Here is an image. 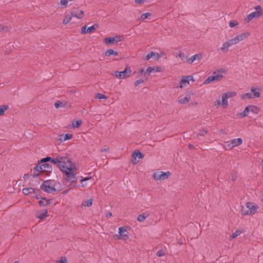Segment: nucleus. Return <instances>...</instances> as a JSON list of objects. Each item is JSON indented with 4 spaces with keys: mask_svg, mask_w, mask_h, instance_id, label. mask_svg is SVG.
Returning <instances> with one entry per match:
<instances>
[{
    "mask_svg": "<svg viewBox=\"0 0 263 263\" xmlns=\"http://www.w3.org/2000/svg\"><path fill=\"white\" fill-rule=\"evenodd\" d=\"M261 16H262V15H261L260 14V12L259 11H258V12L254 11V12L251 13L250 14H249V15H248L245 18V21L247 23H249L253 18H257Z\"/></svg>",
    "mask_w": 263,
    "mask_h": 263,
    "instance_id": "ddd939ff",
    "label": "nucleus"
},
{
    "mask_svg": "<svg viewBox=\"0 0 263 263\" xmlns=\"http://www.w3.org/2000/svg\"><path fill=\"white\" fill-rule=\"evenodd\" d=\"M238 25V23L236 20H232V21H230V22H229V26L231 28L234 27Z\"/></svg>",
    "mask_w": 263,
    "mask_h": 263,
    "instance_id": "37998d69",
    "label": "nucleus"
},
{
    "mask_svg": "<svg viewBox=\"0 0 263 263\" xmlns=\"http://www.w3.org/2000/svg\"><path fill=\"white\" fill-rule=\"evenodd\" d=\"M237 43H238V42H237L235 37L234 38L231 39V40L224 42L223 44L222 47L220 48V50L223 53H227L228 51V48L229 47Z\"/></svg>",
    "mask_w": 263,
    "mask_h": 263,
    "instance_id": "39448f33",
    "label": "nucleus"
},
{
    "mask_svg": "<svg viewBox=\"0 0 263 263\" xmlns=\"http://www.w3.org/2000/svg\"><path fill=\"white\" fill-rule=\"evenodd\" d=\"M92 200H93L92 198H90L88 200L83 202L82 205L87 207H90L92 204Z\"/></svg>",
    "mask_w": 263,
    "mask_h": 263,
    "instance_id": "4c0bfd02",
    "label": "nucleus"
},
{
    "mask_svg": "<svg viewBox=\"0 0 263 263\" xmlns=\"http://www.w3.org/2000/svg\"><path fill=\"white\" fill-rule=\"evenodd\" d=\"M250 109H249L250 112H251L253 114H257L260 111V109L256 106L250 105Z\"/></svg>",
    "mask_w": 263,
    "mask_h": 263,
    "instance_id": "c9c22d12",
    "label": "nucleus"
},
{
    "mask_svg": "<svg viewBox=\"0 0 263 263\" xmlns=\"http://www.w3.org/2000/svg\"><path fill=\"white\" fill-rule=\"evenodd\" d=\"M152 15V14L149 12H146L143 14H142L141 16V18L142 20H145L148 18V16H150Z\"/></svg>",
    "mask_w": 263,
    "mask_h": 263,
    "instance_id": "a18cd8bd",
    "label": "nucleus"
},
{
    "mask_svg": "<svg viewBox=\"0 0 263 263\" xmlns=\"http://www.w3.org/2000/svg\"><path fill=\"white\" fill-rule=\"evenodd\" d=\"M99 27V25L97 23L94 24L90 27H89L87 29V33H92L95 30H96Z\"/></svg>",
    "mask_w": 263,
    "mask_h": 263,
    "instance_id": "473e14b6",
    "label": "nucleus"
},
{
    "mask_svg": "<svg viewBox=\"0 0 263 263\" xmlns=\"http://www.w3.org/2000/svg\"><path fill=\"white\" fill-rule=\"evenodd\" d=\"M138 72H139V73L141 74H143L144 77H145L146 74L147 75V73H145V71L144 70V69H143V68H140V69H139V71H138Z\"/></svg>",
    "mask_w": 263,
    "mask_h": 263,
    "instance_id": "bf43d9fd",
    "label": "nucleus"
},
{
    "mask_svg": "<svg viewBox=\"0 0 263 263\" xmlns=\"http://www.w3.org/2000/svg\"><path fill=\"white\" fill-rule=\"evenodd\" d=\"M223 77V76L222 74H218L216 76H210L204 81L203 83V84H208L211 82L219 81L222 79Z\"/></svg>",
    "mask_w": 263,
    "mask_h": 263,
    "instance_id": "1a4fd4ad",
    "label": "nucleus"
},
{
    "mask_svg": "<svg viewBox=\"0 0 263 263\" xmlns=\"http://www.w3.org/2000/svg\"><path fill=\"white\" fill-rule=\"evenodd\" d=\"M122 38H123L122 36L117 35L113 37H108L105 38L104 40V42L106 45H112L115 44V43H118L120 41H121L122 40Z\"/></svg>",
    "mask_w": 263,
    "mask_h": 263,
    "instance_id": "423d86ee",
    "label": "nucleus"
},
{
    "mask_svg": "<svg viewBox=\"0 0 263 263\" xmlns=\"http://www.w3.org/2000/svg\"><path fill=\"white\" fill-rule=\"evenodd\" d=\"M72 17L71 14L70 15L68 14H66L63 19V24L64 25L67 24L71 21Z\"/></svg>",
    "mask_w": 263,
    "mask_h": 263,
    "instance_id": "72a5a7b5",
    "label": "nucleus"
},
{
    "mask_svg": "<svg viewBox=\"0 0 263 263\" xmlns=\"http://www.w3.org/2000/svg\"><path fill=\"white\" fill-rule=\"evenodd\" d=\"M250 105L246 106L243 110V112H240L237 115V117L238 118H242L247 116L248 113L250 112Z\"/></svg>",
    "mask_w": 263,
    "mask_h": 263,
    "instance_id": "5701e85b",
    "label": "nucleus"
},
{
    "mask_svg": "<svg viewBox=\"0 0 263 263\" xmlns=\"http://www.w3.org/2000/svg\"><path fill=\"white\" fill-rule=\"evenodd\" d=\"M145 0H135V3L137 4H142Z\"/></svg>",
    "mask_w": 263,
    "mask_h": 263,
    "instance_id": "e2e57ef3",
    "label": "nucleus"
},
{
    "mask_svg": "<svg viewBox=\"0 0 263 263\" xmlns=\"http://www.w3.org/2000/svg\"><path fill=\"white\" fill-rule=\"evenodd\" d=\"M176 57H177V56H176ZM178 57H179L181 60H183L185 58V54L183 52H180L179 53Z\"/></svg>",
    "mask_w": 263,
    "mask_h": 263,
    "instance_id": "052dcab7",
    "label": "nucleus"
},
{
    "mask_svg": "<svg viewBox=\"0 0 263 263\" xmlns=\"http://www.w3.org/2000/svg\"><path fill=\"white\" fill-rule=\"evenodd\" d=\"M112 216V213L110 212H107L106 213V217H110Z\"/></svg>",
    "mask_w": 263,
    "mask_h": 263,
    "instance_id": "774afa93",
    "label": "nucleus"
},
{
    "mask_svg": "<svg viewBox=\"0 0 263 263\" xmlns=\"http://www.w3.org/2000/svg\"><path fill=\"white\" fill-rule=\"evenodd\" d=\"M42 184H44L45 186H48V185L50 186L51 184V180H48L44 181Z\"/></svg>",
    "mask_w": 263,
    "mask_h": 263,
    "instance_id": "6e6d98bb",
    "label": "nucleus"
},
{
    "mask_svg": "<svg viewBox=\"0 0 263 263\" xmlns=\"http://www.w3.org/2000/svg\"><path fill=\"white\" fill-rule=\"evenodd\" d=\"M148 214L147 213H142L138 216L137 220L139 222H142L148 216Z\"/></svg>",
    "mask_w": 263,
    "mask_h": 263,
    "instance_id": "7c9ffc66",
    "label": "nucleus"
},
{
    "mask_svg": "<svg viewBox=\"0 0 263 263\" xmlns=\"http://www.w3.org/2000/svg\"><path fill=\"white\" fill-rule=\"evenodd\" d=\"M207 131L204 129H202L200 130L199 133H198L196 135V137L197 138H198L199 137L201 136V137H203L204 136L205 134H207Z\"/></svg>",
    "mask_w": 263,
    "mask_h": 263,
    "instance_id": "a19ab883",
    "label": "nucleus"
},
{
    "mask_svg": "<svg viewBox=\"0 0 263 263\" xmlns=\"http://www.w3.org/2000/svg\"><path fill=\"white\" fill-rule=\"evenodd\" d=\"M111 55L117 56L118 55V52L117 51H114L112 49H108L105 51L104 53V55L105 57H109Z\"/></svg>",
    "mask_w": 263,
    "mask_h": 263,
    "instance_id": "c85d7f7f",
    "label": "nucleus"
},
{
    "mask_svg": "<svg viewBox=\"0 0 263 263\" xmlns=\"http://www.w3.org/2000/svg\"><path fill=\"white\" fill-rule=\"evenodd\" d=\"M108 150H109V148H102L100 150V152H101V153L107 152L108 151Z\"/></svg>",
    "mask_w": 263,
    "mask_h": 263,
    "instance_id": "338daca9",
    "label": "nucleus"
},
{
    "mask_svg": "<svg viewBox=\"0 0 263 263\" xmlns=\"http://www.w3.org/2000/svg\"><path fill=\"white\" fill-rule=\"evenodd\" d=\"M163 71L162 68L161 67L156 66V67H151L149 66L147 68L145 73H147V75H150L151 73L153 71H155L157 72H160Z\"/></svg>",
    "mask_w": 263,
    "mask_h": 263,
    "instance_id": "f3484780",
    "label": "nucleus"
},
{
    "mask_svg": "<svg viewBox=\"0 0 263 263\" xmlns=\"http://www.w3.org/2000/svg\"><path fill=\"white\" fill-rule=\"evenodd\" d=\"M165 255L164 251L162 249H160L157 251L156 255L158 257H162Z\"/></svg>",
    "mask_w": 263,
    "mask_h": 263,
    "instance_id": "8fccbe9b",
    "label": "nucleus"
},
{
    "mask_svg": "<svg viewBox=\"0 0 263 263\" xmlns=\"http://www.w3.org/2000/svg\"><path fill=\"white\" fill-rule=\"evenodd\" d=\"M228 96H227V94L223 93L222 96L221 105L223 108H225L228 106Z\"/></svg>",
    "mask_w": 263,
    "mask_h": 263,
    "instance_id": "cd10ccee",
    "label": "nucleus"
},
{
    "mask_svg": "<svg viewBox=\"0 0 263 263\" xmlns=\"http://www.w3.org/2000/svg\"><path fill=\"white\" fill-rule=\"evenodd\" d=\"M52 199H47L46 197H42L41 199L39 201V205L40 206H45L51 203Z\"/></svg>",
    "mask_w": 263,
    "mask_h": 263,
    "instance_id": "6ab92c4d",
    "label": "nucleus"
},
{
    "mask_svg": "<svg viewBox=\"0 0 263 263\" xmlns=\"http://www.w3.org/2000/svg\"><path fill=\"white\" fill-rule=\"evenodd\" d=\"M191 97L190 95H187L186 97L182 99H179L178 102L180 104H186L190 102Z\"/></svg>",
    "mask_w": 263,
    "mask_h": 263,
    "instance_id": "2f4dec72",
    "label": "nucleus"
},
{
    "mask_svg": "<svg viewBox=\"0 0 263 263\" xmlns=\"http://www.w3.org/2000/svg\"><path fill=\"white\" fill-rule=\"evenodd\" d=\"M154 57V59L156 61H158L160 58L161 57V55L158 53H156L154 51H151L147 53L145 58H143V59L146 61L149 60L151 58Z\"/></svg>",
    "mask_w": 263,
    "mask_h": 263,
    "instance_id": "f8f14e48",
    "label": "nucleus"
},
{
    "mask_svg": "<svg viewBox=\"0 0 263 263\" xmlns=\"http://www.w3.org/2000/svg\"><path fill=\"white\" fill-rule=\"evenodd\" d=\"M41 162H50L52 164L57 166L60 170L63 172L65 165H67V162H70V159L67 157H61L58 156L55 158H52L49 156H47L41 159Z\"/></svg>",
    "mask_w": 263,
    "mask_h": 263,
    "instance_id": "f257e3e1",
    "label": "nucleus"
},
{
    "mask_svg": "<svg viewBox=\"0 0 263 263\" xmlns=\"http://www.w3.org/2000/svg\"><path fill=\"white\" fill-rule=\"evenodd\" d=\"M250 35V33L249 32H245L240 34L237 35L235 38L238 43L241 41L243 39L249 37Z\"/></svg>",
    "mask_w": 263,
    "mask_h": 263,
    "instance_id": "4be33fe9",
    "label": "nucleus"
},
{
    "mask_svg": "<svg viewBox=\"0 0 263 263\" xmlns=\"http://www.w3.org/2000/svg\"><path fill=\"white\" fill-rule=\"evenodd\" d=\"M202 57V54L198 53L192 56L190 59H188V62L189 63H192L197 60L201 59Z\"/></svg>",
    "mask_w": 263,
    "mask_h": 263,
    "instance_id": "a878e982",
    "label": "nucleus"
},
{
    "mask_svg": "<svg viewBox=\"0 0 263 263\" xmlns=\"http://www.w3.org/2000/svg\"><path fill=\"white\" fill-rule=\"evenodd\" d=\"M65 176V179L66 181H70L71 184L74 183L77 181V178L76 177V173L68 172L66 174H63Z\"/></svg>",
    "mask_w": 263,
    "mask_h": 263,
    "instance_id": "9b49d317",
    "label": "nucleus"
},
{
    "mask_svg": "<svg viewBox=\"0 0 263 263\" xmlns=\"http://www.w3.org/2000/svg\"><path fill=\"white\" fill-rule=\"evenodd\" d=\"M9 109L8 105H3L0 106V116L4 115L5 111Z\"/></svg>",
    "mask_w": 263,
    "mask_h": 263,
    "instance_id": "e433bc0d",
    "label": "nucleus"
},
{
    "mask_svg": "<svg viewBox=\"0 0 263 263\" xmlns=\"http://www.w3.org/2000/svg\"><path fill=\"white\" fill-rule=\"evenodd\" d=\"M224 147L226 148L229 149H231L234 147L232 146L231 141L226 142Z\"/></svg>",
    "mask_w": 263,
    "mask_h": 263,
    "instance_id": "de8ad7c7",
    "label": "nucleus"
},
{
    "mask_svg": "<svg viewBox=\"0 0 263 263\" xmlns=\"http://www.w3.org/2000/svg\"><path fill=\"white\" fill-rule=\"evenodd\" d=\"M48 211L47 209L43 210L41 211H38L35 213V216L37 218L40 220L46 218L48 215Z\"/></svg>",
    "mask_w": 263,
    "mask_h": 263,
    "instance_id": "2eb2a0df",
    "label": "nucleus"
},
{
    "mask_svg": "<svg viewBox=\"0 0 263 263\" xmlns=\"http://www.w3.org/2000/svg\"><path fill=\"white\" fill-rule=\"evenodd\" d=\"M224 94H227V96H228V98L233 97L236 95V93L235 91L228 92L227 93H224Z\"/></svg>",
    "mask_w": 263,
    "mask_h": 263,
    "instance_id": "09e8293b",
    "label": "nucleus"
},
{
    "mask_svg": "<svg viewBox=\"0 0 263 263\" xmlns=\"http://www.w3.org/2000/svg\"><path fill=\"white\" fill-rule=\"evenodd\" d=\"M246 207L248 209V210H246L243 206H241V213L243 216L253 215L259 208L258 205H255L253 202H247L246 203Z\"/></svg>",
    "mask_w": 263,
    "mask_h": 263,
    "instance_id": "f03ea898",
    "label": "nucleus"
},
{
    "mask_svg": "<svg viewBox=\"0 0 263 263\" xmlns=\"http://www.w3.org/2000/svg\"><path fill=\"white\" fill-rule=\"evenodd\" d=\"M30 177V174H24L23 178L24 179H28Z\"/></svg>",
    "mask_w": 263,
    "mask_h": 263,
    "instance_id": "0e129e2a",
    "label": "nucleus"
},
{
    "mask_svg": "<svg viewBox=\"0 0 263 263\" xmlns=\"http://www.w3.org/2000/svg\"><path fill=\"white\" fill-rule=\"evenodd\" d=\"M132 72L130 67L127 65L124 70L121 71H116L115 72V76L118 79H124L129 77Z\"/></svg>",
    "mask_w": 263,
    "mask_h": 263,
    "instance_id": "7ed1b4c3",
    "label": "nucleus"
},
{
    "mask_svg": "<svg viewBox=\"0 0 263 263\" xmlns=\"http://www.w3.org/2000/svg\"><path fill=\"white\" fill-rule=\"evenodd\" d=\"M39 191H40L39 189H34L31 187L24 188L22 190L23 193L25 195L27 196H28L32 193L36 194Z\"/></svg>",
    "mask_w": 263,
    "mask_h": 263,
    "instance_id": "dca6fc26",
    "label": "nucleus"
},
{
    "mask_svg": "<svg viewBox=\"0 0 263 263\" xmlns=\"http://www.w3.org/2000/svg\"><path fill=\"white\" fill-rule=\"evenodd\" d=\"M39 175L40 174L39 173H37L36 172L34 171V174H33L32 177L33 178H35L39 176Z\"/></svg>",
    "mask_w": 263,
    "mask_h": 263,
    "instance_id": "69168bd1",
    "label": "nucleus"
},
{
    "mask_svg": "<svg viewBox=\"0 0 263 263\" xmlns=\"http://www.w3.org/2000/svg\"><path fill=\"white\" fill-rule=\"evenodd\" d=\"M91 178H92L91 176H88V177H81V179H80V182L82 183L83 182L88 181V180L91 179Z\"/></svg>",
    "mask_w": 263,
    "mask_h": 263,
    "instance_id": "5fc2aeb1",
    "label": "nucleus"
},
{
    "mask_svg": "<svg viewBox=\"0 0 263 263\" xmlns=\"http://www.w3.org/2000/svg\"><path fill=\"white\" fill-rule=\"evenodd\" d=\"M96 98L98 99H106L107 97L103 94L98 93L96 96Z\"/></svg>",
    "mask_w": 263,
    "mask_h": 263,
    "instance_id": "c03bdc74",
    "label": "nucleus"
},
{
    "mask_svg": "<svg viewBox=\"0 0 263 263\" xmlns=\"http://www.w3.org/2000/svg\"><path fill=\"white\" fill-rule=\"evenodd\" d=\"M35 195L32 196V198H35L37 199H41L42 197H41L40 194H38L37 193L36 194H35Z\"/></svg>",
    "mask_w": 263,
    "mask_h": 263,
    "instance_id": "680f3d73",
    "label": "nucleus"
},
{
    "mask_svg": "<svg viewBox=\"0 0 263 263\" xmlns=\"http://www.w3.org/2000/svg\"><path fill=\"white\" fill-rule=\"evenodd\" d=\"M57 263H67V260L66 257H62L60 260L57 261Z\"/></svg>",
    "mask_w": 263,
    "mask_h": 263,
    "instance_id": "603ef678",
    "label": "nucleus"
},
{
    "mask_svg": "<svg viewBox=\"0 0 263 263\" xmlns=\"http://www.w3.org/2000/svg\"><path fill=\"white\" fill-rule=\"evenodd\" d=\"M68 164V166H67L66 165H65V168L63 169V173L66 174L68 172H72L73 173H77L76 171L77 170V168L74 163H72L71 160H70V162H67V164Z\"/></svg>",
    "mask_w": 263,
    "mask_h": 263,
    "instance_id": "9d476101",
    "label": "nucleus"
},
{
    "mask_svg": "<svg viewBox=\"0 0 263 263\" xmlns=\"http://www.w3.org/2000/svg\"><path fill=\"white\" fill-rule=\"evenodd\" d=\"M41 159L39 161V165L41 164L43 171L46 173H51L52 172V166L48 164V162H41Z\"/></svg>",
    "mask_w": 263,
    "mask_h": 263,
    "instance_id": "4468645a",
    "label": "nucleus"
},
{
    "mask_svg": "<svg viewBox=\"0 0 263 263\" xmlns=\"http://www.w3.org/2000/svg\"><path fill=\"white\" fill-rule=\"evenodd\" d=\"M144 81L143 80L139 79L137 81H136L134 83V85L135 87L138 86L139 84L144 83Z\"/></svg>",
    "mask_w": 263,
    "mask_h": 263,
    "instance_id": "864d4df0",
    "label": "nucleus"
},
{
    "mask_svg": "<svg viewBox=\"0 0 263 263\" xmlns=\"http://www.w3.org/2000/svg\"><path fill=\"white\" fill-rule=\"evenodd\" d=\"M242 232L239 230H237L234 233H233L232 235L230 236V239L232 240L236 237H237L238 235H239Z\"/></svg>",
    "mask_w": 263,
    "mask_h": 263,
    "instance_id": "ea45409f",
    "label": "nucleus"
},
{
    "mask_svg": "<svg viewBox=\"0 0 263 263\" xmlns=\"http://www.w3.org/2000/svg\"><path fill=\"white\" fill-rule=\"evenodd\" d=\"M82 124L81 120H74L72 121V126L73 128L80 127Z\"/></svg>",
    "mask_w": 263,
    "mask_h": 263,
    "instance_id": "c756f323",
    "label": "nucleus"
},
{
    "mask_svg": "<svg viewBox=\"0 0 263 263\" xmlns=\"http://www.w3.org/2000/svg\"><path fill=\"white\" fill-rule=\"evenodd\" d=\"M254 9L256 10V12L259 11L261 15H263V10L261 7L259 5H257L254 7Z\"/></svg>",
    "mask_w": 263,
    "mask_h": 263,
    "instance_id": "49530a36",
    "label": "nucleus"
},
{
    "mask_svg": "<svg viewBox=\"0 0 263 263\" xmlns=\"http://www.w3.org/2000/svg\"><path fill=\"white\" fill-rule=\"evenodd\" d=\"M68 2V0H61L60 1L61 4L62 6H65V7H66L67 6Z\"/></svg>",
    "mask_w": 263,
    "mask_h": 263,
    "instance_id": "13d9d810",
    "label": "nucleus"
},
{
    "mask_svg": "<svg viewBox=\"0 0 263 263\" xmlns=\"http://www.w3.org/2000/svg\"><path fill=\"white\" fill-rule=\"evenodd\" d=\"M256 90L259 91L260 88L257 87L256 88H254L252 87L251 89V93H252V98H259L260 96V92L259 91H256Z\"/></svg>",
    "mask_w": 263,
    "mask_h": 263,
    "instance_id": "bb28decb",
    "label": "nucleus"
},
{
    "mask_svg": "<svg viewBox=\"0 0 263 263\" xmlns=\"http://www.w3.org/2000/svg\"><path fill=\"white\" fill-rule=\"evenodd\" d=\"M171 175V173L168 171L166 172H160L159 173H154L153 174V177L156 180H164L168 178Z\"/></svg>",
    "mask_w": 263,
    "mask_h": 263,
    "instance_id": "20e7f679",
    "label": "nucleus"
},
{
    "mask_svg": "<svg viewBox=\"0 0 263 263\" xmlns=\"http://www.w3.org/2000/svg\"><path fill=\"white\" fill-rule=\"evenodd\" d=\"M231 144L232 147H235L241 145L242 143V139L240 138L232 140Z\"/></svg>",
    "mask_w": 263,
    "mask_h": 263,
    "instance_id": "b1692460",
    "label": "nucleus"
},
{
    "mask_svg": "<svg viewBox=\"0 0 263 263\" xmlns=\"http://www.w3.org/2000/svg\"><path fill=\"white\" fill-rule=\"evenodd\" d=\"M54 107L56 108H59V107H68V103L66 101L61 102V101H57L54 103Z\"/></svg>",
    "mask_w": 263,
    "mask_h": 263,
    "instance_id": "393cba45",
    "label": "nucleus"
},
{
    "mask_svg": "<svg viewBox=\"0 0 263 263\" xmlns=\"http://www.w3.org/2000/svg\"><path fill=\"white\" fill-rule=\"evenodd\" d=\"M189 77L190 76H183L180 81V84L184 85L189 84Z\"/></svg>",
    "mask_w": 263,
    "mask_h": 263,
    "instance_id": "f704fd0d",
    "label": "nucleus"
},
{
    "mask_svg": "<svg viewBox=\"0 0 263 263\" xmlns=\"http://www.w3.org/2000/svg\"><path fill=\"white\" fill-rule=\"evenodd\" d=\"M40 189L48 193H50L52 192H55L57 191L54 186H51L49 185L45 186L44 184H42Z\"/></svg>",
    "mask_w": 263,
    "mask_h": 263,
    "instance_id": "412c9836",
    "label": "nucleus"
},
{
    "mask_svg": "<svg viewBox=\"0 0 263 263\" xmlns=\"http://www.w3.org/2000/svg\"><path fill=\"white\" fill-rule=\"evenodd\" d=\"M34 171L36 172H44L41 164L39 165V163L34 167Z\"/></svg>",
    "mask_w": 263,
    "mask_h": 263,
    "instance_id": "79ce46f5",
    "label": "nucleus"
},
{
    "mask_svg": "<svg viewBox=\"0 0 263 263\" xmlns=\"http://www.w3.org/2000/svg\"><path fill=\"white\" fill-rule=\"evenodd\" d=\"M87 25L83 26L81 29V33L83 34H85L86 33H87Z\"/></svg>",
    "mask_w": 263,
    "mask_h": 263,
    "instance_id": "3c124183",
    "label": "nucleus"
},
{
    "mask_svg": "<svg viewBox=\"0 0 263 263\" xmlns=\"http://www.w3.org/2000/svg\"><path fill=\"white\" fill-rule=\"evenodd\" d=\"M73 136L71 134H66L65 135L62 134L58 136L57 140L61 142H63L66 140H70L72 139Z\"/></svg>",
    "mask_w": 263,
    "mask_h": 263,
    "instance_id": "a211bd4d",
    "label": "nucleus"
},
{
    "mask_svg": "<svg viewBox=\"0 0 263 263\" xmlns=\"http://www.w3.org/2000/svg\"><path fill=\"white\" fill-rule=\"evenodd\" d=\"M118 233L122 236L123 240H126L128 238V233L127 232V230L124 227H120L119 228Z\"/></svg>",
    "mask_w": 263,
    "mask_h": 263,
    "instance_id": "aec40b11",
    "label": "nucleus"
},
{
    "mask_svg": "<svg viewBox=\"0 0 263 263\" xmlns=\"http://www.w3.org/2000/svg\"><path fill=\"white\" fill-rule=\"evenodd\" d=\"M143 157L144 155L143 153H142L139 150H135L132 153L131 162L133 164L135 165L139 162V160H137V158L140 159L143 158Z\"/></svg>",
    "mask_w": 263,
    "mask_h": 263,
    "instance_id": "0eeeda50",
    "label": "nucleus"
},
{
    "mask_svg": "<svg viewBox=\"0 0 263 263\" xmlns=\"http://www.w3.org/2000/svg\"><path fill=\"white\" fill-rule=\"evenodd\" d=\"M113 238L115 239H122V236L120 234H115L113 236Z\"/></svg>",
    "mask_w": 263,
    "mask_h": 263,
    "instance_id": "4d7b16f0",
    "label": "nucleus"
},
{
    "mask_svg": "<svg viewBox=\"0 0 263 263\" xmlns=\"http://www.w3.org/2000/svg\"><path fill=\"white\" fill-rule=\"evenodd\" d=\"M70 14L72 17H75L78 19H82L84 15V12L81 10L78 7H74L70 11Z\"/></svg>",
    "mask_w": 263,
    "mask_h": 263,
    "instance_id": "6e6552de",
    "label": "nucleus"
},
{
    "mask_svg": "<svg viewBox=\"0 0 263 263\" xmlns=\"http://www.w3.org/2000/svg\"><path fill=\"white\" fill-rule=\"evenodd\" d=\"M252 95L250 92H247L246 93H243L241 96V99L242 100H245L246 99H252Z\"/></svg>",
    "mask_w": 263,
    "mask_h": 263,
    "instance_id": "58836bf2",
    "label": "nucleus"
}]
</instances>
